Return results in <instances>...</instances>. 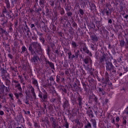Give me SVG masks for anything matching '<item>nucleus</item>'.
I'll list each match as a JSON object with an SVG mask.
<instances>
[{"label":"nucleus","instance_id":"1","mask_svg":"<svg viewBox=\"0 0 128 128\" xmlns=\"http://www.w3.org/2000/svg\"><path fill=\"white\" fill-rule=\"evenodd\" d=\"M34 62H38L40 60V58H34Z\"/></svg>","mask_w":128,"mask_h":128},{"label":"nucleus","instance_id":"2","mask_svg":"<svg viewBox=\"0 0 128 128\" xmlns=\"http://www.w3.org/2000/svg\"><path fill=\"white\" fill-rule=\"evenodd\" d=\"M26 46L22 47V52H26Z\"/></svg>","mask_w":128,"mask_h":128},{"label":"nucleus","instance_id":"3","mask_svg":"<svg viewBox=\"0 0 128 128\" xmlns=\"http://www.w3.org/2000/svg\"><path fill=\"white\" fill-rule=\"evenodd\" d=\"M48 98V94H45L43 96V98H44V100H46V98Z\"/></svg>","mask_w":128,"mask_h":128},{"label":"nucleus","instance_id":"4","mask_svg":"<svg viewBox=\"0 0 128 128\" xmlns=\"http://www.w3.org/2000/svg\"><path fill=\"white\" fill-rule=\"evenodd\" d=\"M4 112L3 111H0V116H4Z\"/></svg>","mask_w":128,"mask_h":128},{"label":"nucleus","instance_id":"5","mask_svg":"<svg viewBox=\"0 0 128 128\" xmlns=\"http://www.w3.org/2000/svg\"><path fill=\"white\" fill-rule=\"evenodd\" d=\"M91 126H90V123L88 122L87 124V128H90Z\"/></svg>","mask_w":128,"mask_h":128},{"label":"nucleus","instance_id":"6","mask_svg":"<svg viewBox=\"0 0 128 128\" xmlns=\"http://www.w3.org/2000/svg\"><path fill=\"white\" fill-rule=\"evenodd\" d=\"M80 14H84V10H80Z\"/></svg>","mask_w":128,"mask_h":128},{"label":"nucleus","instance_id":"7","mask_svg":"<svg viewBox=\"0 0 128 128\" xmlns=\"http://www.w3.org/2000/svg\"><path fill=\"white\" fill-rule=\"evenodd\" d=\"M116 122H118V121L120 120V118L117 117V118H116Z\"/></svg>","mask_w":128,"mask_h":128},{"label":"nucleus","instance_id":"8","mask_svg":"<svg viewBox=\"0 0 128 128\" xmlns=\"http://www.w3.org/2000/svg\"><path fill=\"white\" fill-rule=\"evenodd\" d=\"M9 58H12V55H10V54H9L8 55Z\"/></svg>","mask_w":128,"mask_h":128},{"label":"nucleus","instance_id":"9","mask_svg":"<svg viewBox=\"0 0 128 128\" xmlns=\"http://www.w3.org/2000/svg\"><path fill=\"white\" fill-rule=\"evenodd\" d=\"M15 96H16V98H18V94H15Z\"/></svg>","mask_w":128,"mask_h":128},{"label":"nucleus","instance_id":"10","mask_svg":"<svg viewBox=\"0 0 128 128\" xmlns=\"http://www.w3.org/2000/svg\"><path fill=\"white\" fill-rule=\"evenodd\" d=\"M72 44L73 46H76V42H72Z\"/></svg>","mask_w":128,"mask_h":128},{"label":"nucleus","instance_id":"11","mask_svg":"<svg viewBox=\"0 0 128 128\" xmlns=\"http://www.w3.org/2000/svg\"><path fill=\"white\" fill-rule=\"evenodd\" d=\"M7 6L8 8L10 7V2H8L7 3Z\"/></svg>","mask_w":128,"mask_h":128},{"label":"nucleus","instance_id":"12","mask_svg":"<svg viewBox=\"0 0 128 128\" xmlns=\"http://www.w3.org/2000/svg\"><path fill=\"white\" fill-rule=\"evenodd\" d=\"M31 28H34V24H32L31 25Z\"/></svg>","mask_w":128,"mask_h":128},{"label":"nucleus","instance_id":"13","mask_svg":"<svg viewBox=\"0 0 128 128\" xmlns=\"http://www.w3.org/2000/svg\"><path fill=\"white\" fill-rule=\"evenodd\" d=\"M108 22H110V24H112V20H108Z\"/></svg>","mask_w":128,"mask_h":128},{"label":"nucleus","instance_id":"14","mask_svg":"<svg viewBox=\"0 0 128 128\" xmlns=\"http://www.w3.org/2000/svg\"><path fill=\"white\" fill-rule=\"evenodd\" d=\"M84 62H85V64H88V62L86 61V60H84Z\"/></svg>","mask_w":128,"mask_h":128},{"label":"nucleus","instance_id":"15","mask_svg":"<svg viewBox=\"0 0 128 128\" xmlns=\"http://www.w3.org/2000/svg\"><path fill=\"white\" fill-rule=\"evenodd\" d=\"M28 114H30V111H28Z\"/></svg>","mask_w":128,"mask_h":128},{"label":"nucleus","instance_id":"16","mask_svg":"<svg viewBox=\"0 0 128 128\" xmlns=\"http://www.w3.org/2000/svg\"><path fill=\"white\" fill-rule=\"evenodd\" d=\"M0 108H2V105L0 104Z\"/></svg>","mask_w":128,"mask_h":128},{"label":"nucleus","instance_id":"17","mask_svg":"<svg viewBox=\"0 0 128 128\" xmlns=\"http://www.w3.org/2000/svg\"><path fill=\"white\" fill-rule=\"evenodd\" d=\"M122 44H124V41H122Z\"/></svg>","mask_w":128,"mask_h":128},{"label":"nucleus","instance_id":"18","mask_svg":"<svg viewBox=\"0 0 128 128\" xmlns=\"http://www.w3.org/2000/svg\"><path fill=\"white\" fill-rule=\"evenodd\" d=\"M20 128V127H18V128Z\"/></svg>","mask_w":128,"mask_h":128},{"label":"nucleus","instance_id":"19","mask_svg":"<svg viewBox=\"0 0 128 128\" xmlns=\"http://www.w3.org/2000/svg\"><path fill=\"white\" fill-rule=\"evenodd\" d=\"M35 82H36V80L35 81Z\"/></svg>","mask_w":128,"mask_h":128},{"label":"nucleus","instance_id":"20","mask_svg":"<svg viewBox=\"0 0 128 128\" xmlns=\"http://www.w3.org/2000/svg\"><path fill=\"white\" fill-rule=\"evenodd\" d=\"M40 98H42V96H40Z\"/></svg>","mask_w":128,"mask_h":128},{"label":"nucleus","instance_id":"21","mask_svg":"<svg viewBox=\"0 0 128 128\" xmlns=\"http://www.w3.org/2000/svg\"><path fill=\"white\" fill-rule=\"evenodd\" d=\"M42 42H44V40H42Z\"/></svg>","mask_w":128,"mask_h":128},{"label":"nucleus","instance_id":"22","mask_svg":"<svg viewBox=\"0 0 128 128\" xmlns=\"http://www.w3.org/2000/svg\"><path fill=\"white\" fill-rule=\"evenodd\" d=\"M107 14H108V12H107Z\"/></svg>","mask_w":128,"mask_h":128}]
</instances>
